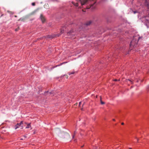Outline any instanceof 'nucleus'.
Returning <instances> with one entry per match:
<instances>
[{"instance_id":"1","label":"nucleus","mask_w":149,"mask_h":149,"mask_svg":"<svg viewBox=\"0 0 149 149\" xmlns=\"http://www.w3.org/2000/svg\"><path fill=\"white\" fill-rule=\"evenodd\" d=\"M55 132L59 137L63 138L68 139L70 138V135L67 133L61 132L58 128H56L54 130Z\"/></svg>"},{"instance_id":"2","label":"nucleus","mask_w":149,"mask_h":149,"mask_svg":"<svg viewBox=\"0 0 149 149\" xmlns=\"http://www.w3.org/2000/svg\"><path fill=\"white\" fill-rule=\"evenodd\" d=\"M77 2L76 3L74 2H72V3L74 6L77 7L79 6V3H80L81 5L83 6L85 5L89 1V0H77Z\"/></svg>"},{"instance_id":"3","label":"nucleus","mask_w":149,"mask_h":149,"mask_svg":"<svg viewBox=\"0 0 149 149\" xmlns=\"http://www.w3.org/2000/svg\"><path fill=\"white\" fill-rule=\"evenodd\" d=\"M67 35L69 38H74L75 33L73 30L67 33Z\"/></svg>"},{"instance_id":"4","label":"nucleus","mask_w":149,"mask_h":149,"mask_svg":"<svg viewBox=\"0 0 149 149\" xmlns=\"http://www.w3.org/2000/svg\"><path fill=\"white\" fill-rule=\"evenodd\" d=\"M92 1H94V2L93 4H91L90 5V7H87V9H89V8H91L92 9H93L95 8V3H96V0H92Z\"/></svg>"},{"instance_id":"5","label":"nucleus","mask_w":149,"mask_h":149,"mask_svg":"<svg viewBox=\"0 0 149 149\" xmlns=\"http://www.w3.org/2000/svg\"><path fill=\"white\" fill-rule=\"evenodd\" d=\"M138 41L136 40L135 41L134 39H133L131 42L130 43V46H135L136 45Z\"/></svg>"},{"instance_id":"6","label":"nucleus","mask_w":149,"mask_h":149,"mask_svg":"<svg viewBox=\"0 0 149 149\" xmlns=\"http://www.w3.org/2000/svg\"><path fill=\"white\" fill-rule=\"evenodd\" d=\"M40 19L42 23L44 22L45 21V17L42 14H41L40 15Z\"/></svg>"},{"instance_id":"7","label":"nucleus","mask_w":149,"mask_h":149,"mask_svg":"<svg viewBox=\"0 0 149 149\" xmlns=\"http://www.w3.org/2000/svg\"><path fill=\"white\" fill-rule=\"evenodd\" d=\"M23 124V121H21L20 123H17V125L15 126V129H17L19 128V127Z\"/></svg>"},{"instance_id":"8","label":"nucleus","mask_w":149,"mask_h":149,"mask_svg":"<svg viewBox=\"0 0 149 149\" xmlns=\"http://www.w3.org/2000/svg\"><path fill=\"white\" fill-rule=\"evenodd\" d=\"M26 17H24L22 18H20L19 19L18 21H21L22 22H24L25 19L26 18Z\"/></svg>"},{"instance_id":"9","label":"nucleus","mask_w":149,"mask_h":149,"mask_svg":"<svg viewBox=\"0 0 149 149\" xmlns=\"http://www.w3.org/2000/svg\"><path fill=\"white\" fill-rule=\"evenodd\" d=\"M36 12V10H34L31 13H29L28 15V16H29L32 15H34L35 14Z\"/></svg>"},{"instance_id":"10","label":"nucleus","mask_w":149,"mask_h":149,"mask_svg":"<svg viewBox=\"0 0 149 149\" xmlns=\"http://www.w3.org/2000/svg\"><path fill=\"white\" fill-rule=\"evenodd\" d=\"M92 23V21H89L87 22L86 23V25L87 26L90 25Z\"/></svg>"},{"instance_id":"11","label":"nucleus","mask_w":149,"mask_h":149,"mask_svg":"<svg viewBox=\"0 0 149 149\" xmlns=\"http://www.w3.org/2000/svg\"><path fill=\"white\" fill-rule=\"evenodd\" d=\"M53 93V92H49L48 91L46 92L45 93H47V94L49 95H51Z\"/></svg>"},{"instance_id":"12","label":"nucleus","mask_w":149,"mask_h":149,"mask_svg":"<svg viewBox=\"0 0 149 149\" xmlns=\"http://www.w3.org/2000/svg\"><path fill=\"white\" fill-rule=\"evenodd\" d=\"M100 103L101 104H105V102H103L102 100H101V97H100Z\"/></svg>"},{"instance_id":"13","label":"nucleus","mask_w":149,"mask_h":149,"mask_svg":"<svg viewBox=\"0 0 149 149\" xmlns=\"http://www.w3.org/2000/svg\"><path fill=\"white\" fill-rule=\"evenodd\" d=\"M31 127L30 124H29L27 125V126L26 127V128H29Z\"/></svg>"},{"instance_id":"14","label":"nucleus","mask_w":149,"mask_h":149,"mask_svg":"<svg viewBox=\"0 0 149 149\" xmlns=\"http://www.w3.org/2000/svg\"><path fill=\"white\" fill-rule=\"evenodd\" d=\"M74 72H69L68 73V74L69 75H70V74H74Z\"/></svg>"},{"instance_id":"15","label":"nucleus","mask_w":149,"mask_h":149,"mask_svg":"<svg viewBox=\"0 0 149 149\" xmlns=\"http://www.w3.org/2000/svg\"><path fill=\"white\" fill-rule=\"evenodd\" d=\"M19 27H18L17 28L15 29V31H17L19 30Z\"/></svg>"},{"instance_id":"16","label":"nucleus","mask_w":149,"mask_h":149,"mask_svg":"<svg viewBox=\"0 0 149 149\" xmlns=\"http://www.w3.org/2000/svg\"><path fill=\"white\" fill-rule=\"evenodd\" d=\"M64 27H63V31H61V33H63L64 32Z\"/></svg>"},{"instance_id":"17","label":"nucleus","mask_w":149,"mask_h":149,"mask_svg":"<svg viewBox=\"0 0 149 149\" xmlns=\"http://www.w3.org/2000/svg\"><path fill=\"white\" fill-rule=\"evenodd\" d=\"M74 135L73 136L72 138H74V135L76 133V131H74Z\"/></svg>"},{"instance_id":"18","label":"nucleus","mask_w":149,"mask_h":149,"mask_svg":"<svg viewBox=\"0 0 149 149\" xmlns=\"http://www.w3.org/2000/svg\"><path fill=\"white\" fill-rule=\"evenodd\" d=\"M32 5L33 6H35V3H32Z\"/></svg>"},{"instance_id":"19","label":"nucleus","mask_w":149,"mask_h":149,"mask_svg":"<svg viewBox=\"0 0 149 149\" xmlns=\"http://www.w3.org/2000/svg\"><path fill=\"white\" fill-rule=\"evenodd\" d=\"M128 80V81H130L131 83H132H132H133V82H132V81L131 80H130V79H128V80Z\"/></svg>"},{"instance_id":"20","label":"nucleus","mask_w":149,"mask_h":149,"mask_svg":"<svg viewBox=\"0 0 149 149\" xmlns=\"http://www.w3.org/2000/svg\"><path fill=\"white\" fill-rule=\"evenodd\" d=\"M64 76H65V77H66V78L67 79L68 78V75H65Z\"/></svg>"},{"instance_id":"21","label":"nucleus","mask_w":149,"mask_h":149,"mask_svg":"<svg viewBox=\"0 0 149 149\" xmlns=\"http://www.w3.org/2000/svg\"><path fill=\"white\" fill-rule=\"evenodd\" d=\"M81 102H79V106H80V105H81Z\"/></svg>"},{"instance_id":"22","label":"nucleus","mask_w":149,"mask_h":149,"mask_svg":"<svg viewBox=\"0 0 149 149\" xmlns=\"http://www.w3.org/2000/svg\"><path fill=\"white\" fill-rule=\"evenodd\" d=\"M97 148L95 147H94V149H97Z\"/></svg>"},{"instance_id":"23","label":"nucleus","mask_w":149,"mask_h":149,"mask_svg":"<svg viewBox=\"0 0 149 149\" xmlns=\"http://www.w3.org/2000/svg\"><path fill=\"white\" fill-rule=\"evenodd\" d=\"M113 80H114V81H118V80L116 79H114Z\"/></svg>"},{"instance_id":"24","label":"nucleus","mask_w":149,"mask_h":149,"mask_svg":"<svg viewBox=\"0 0 149 149\" xmlns=\"http://www.w3.org/2000/svg\"><path fill=\"white\" fill-rule=\"evenodd\" d=\"M147 88L149 89V85L148 86Z\"/></svg>"},{"instance_id":"25","label":"nucleus","mask_w":149,"mask_h":149,"mask_svg":"<svg viewBox=\"0 0 149 149\" xmlns=\"http://www.w3.org/2000/svg\"><path fill=\"white\" fill-rule=\"evenodd\" d=\"M121 124L122 125H123L124 124V123H122Z\"/></svg>"},{"instance_id":"26","label":"nucleus","mask_w":149,"mask_h":149,"mask_svg":"<svg viewBox=\"0 0 149 149\" xmlns=\"http://www.w3.org/2000/svg\"><path fill=\"white\" fill-rule=\"evenodd\" d=\"M113 121H115V119H113Z\"/></svg>"},{"instance_id":"27","label":"nucleus","mask_w":149,"mask_h":149,"mask_svg":"<svg viewBox=\"0 0 149 149\" xmlns=\"http://www.w3.org/2000/svg\"><path fill=\"white\" fill-rule=\"evenodd\" d=\"M17 17V15H15V17Z\"/></svg>"},{"instance_id":"28","label":"nucleus","mask_w":149,"mask_h":149,"mask_svg":"<svg viewBox=\"0 0 149 149\" xmlns=\"http://www.w3.org/2000/svg\"><path fill=\"white\" fill-rule=\"evenodd\" d=\"M24 137L25 138H26V136H24Z\"/></svg>"},{"instance_id":"29","label":"nucleus","mask_w":149,"mask_h":149,"mask_svg":"<svg viewBox=\"0 0 149 149\" xmlns=\"http://www.w3.org/2000/svg\"><path fill=\"white\" fill-rule=\"evenodd\" d=\"M134 13L135 14V13H136V12H135V11H134Z\"/></svg>"},{"instance_id":"30","label":"nucleus","mask_w":149,"mask_h":149,"mask_svg":"<svg viewBox=\"0 0 149 149\" xmlns=\"http://www.w3.org/2000/svg\"><path fill=\"white\" fill-rule=\"evenodd\" d=\"M137 142H138L139 139H137Z\"/></svg>"},{"instance_id":"31","label":"nucleus","mask_w":149,"mask_h":149,"mask_svg":"<svg viewBox=\"0 0 149 149\" xmlns=\"http://www.w3.org/2000/svg\"><path fill=\"white\" fill-rule=\"evenodd\" d=\"M77 104V103H76L75 104V105H76Z\"/></svg>"},{"instance_id":"32","label":"nucleus","mask_w":149,"mask_h":149,"mask_svg":"<svg viewBox=\"0 0 149 149\" xmlns=\"http://www.w3.org/2000/svg\"><path fill=\"white\" fill-rule=\"evenodd\" d=\"M20 139L21 140H22L23 139Z\"/></svg>"},{"instance_id":"33","label":"nucleus","mask_w":149,"mask_h":149,"mask_svg":"<svg viewBox=\"0 0 149 149\" xmlns=\"http://www.w3.org/2000/svg\"><path fill=\"white\" fill-rule=\"evenodd\" d=\"M47 6V5H44V6Z\"/></svg>"},{"instance_id":"34","label":"nucleus","mask_w":149,"mask_h":149,"mask_svg":"<svg viewBox=\"0 0 149 149\" xmlns=\"http://www.w3.org/2000/svg\"><path fill=\"white\" fill-rule=\"evenodd\" d=\"M84 104H83L82 105V106H83V105H84Z\"/></svg>"},{"instance_id":"35","label":"nucleus","mask_w":149,"mask_h":149,"mask_svg":"<svg viewBox=\"0 0 149 149\" xmlns=\"http://www.w3.org/2000/svg\"><path fill=\"white\" fill-rule=\"evenodd\" d=\"M82 146L81 147H83V146Z\"/></svg>"},{"instance_id":"36","label":"nucleus","mask_w":149,"mask_h":149,"mask_svg":"<svg viewBox=\"0 0 149 149\" xmlns=\"http://www.w3.org/2000/svg\"><path fill=\"white\" fill-rule=\"evenodd\" d=\"M129 149H132L131 148H129Z\"/></svg>"},{"instance_id":"37","label":"nucleus","mask_w":149,"mask_h":149,"mask_svg":"<svg viewBox=\"0 0 149 149\" xmlns=\"http://www.w3.org/2000/svg\"><path fill=\"white\" fill-rule=\"evenodd\" d=\"M81 110H82V108H81Z\"/></svg>"},{"instance_id":"38","label":"nucleus","mask_w":149,"mask_h":149,"mask_svg":"<svg viewBox=\"0 0 149 149\" xmlns=\"http://www.w3.org/2000/svg\"><path fill=\"white\" fill-rule=\"evenodd\" d=\"M49 38H50V36H49Z\"/></svg>"}]
</instances>
